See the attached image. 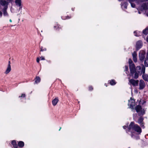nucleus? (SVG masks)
<instances>
[{
	"mask_svg": "<svg viewBox=\"0 0 148 148\" xmlns=\"http://www.w3.org/2000/svg\"><path fill=\"white\" fill-rule=\"evenodd\" d=\"M144 64L146 66L148 67V51H147V56L145 60Z\"/></svg>",
	"mask_w": 148,
	"mask_h": 148,
	"instance_id": "6ab92c4d",
	"label": "nucleus"
},
{
	"mask_svg": "<svg viewBox=\"0 0 148 148\" xmlns=\"http://www.w3.org/2000/svg\"><path fill=\"white\" fill-rule=\"evenodd\" d=\"M126 126H123V128L124 129H126Z\"/></svg>",
	"mask_w": 148,
	"mask_h": 148,
	"instance_id": "e433bc0d",
	"label": "nucleus"
},
{
	"mask_svg": "<svg viewBox=\"0 0 148 148\" xmlns=\"http://www.w3.org/2000/svg\"><path fill=\"white\" fill-rule=\"evenodd\" d=\"M35 80V83L36 84H38L40 82V78L39 77L37 76L36 77Z\"/></svg>",
	"mask_w": 148,
	"mask_h": 148,
	"instance_id": "b1692460",
	"label": "nucleus"
},
{
	"mask_svg": "<svg viewBox=\"0 0 148 148\" xmlns=\"http://www.w3.org/2000/svg\"><path fill=\"white\" fill-rule=\"evenodd\" d=\"M142 132L141 128L134 122H131L128 127L126 132L131 135L132 138H134L137 134H140Z\"/></svg>",
	"mask_w": 148,
	"mask_h": 148,
	"instance_id": "f257e3e1",
	"label": "nucleus"
},
{
	"mask_svg": "<svg viewBox=\"0 0 148 148\" xmlns=\"http://www.w3.org/2000/svg\"><path fill=\"white\" fill-rule=\"evenodd\" d=\"M105 85L106 86H107V85L106 84H105Z\"/></svg>",
	"mask_w": 148,
	"mask_h": 148,
	"instance_id": "ea45409f",
	"label": "nucleus"
},
{
	"mask_svg": "<svg viewBox=\"0 0 148 148\" xmlns=\"http://www.w3.org/2000/svg\"><path fill=\"white\" fill-rule=\"evenodd\" d=\"M11 144L14 148H17L18 146L16 144V141L15 140H13L11 142Z\"/></svg>",
	"mask_w": 148,
	"mask_h": 148,
	"instance_id": "412c9836",
	"label": "nucleus"
},
{
	"mask_svg": "<svg viewBox=\"0 0 148 148\" xmlns=\"http://www.w3.org/2000/svg\"><path fill=\"white\" fill-rule=\"evenodd\" d=\"M8 3H10L11 2V1H12L13 0H7Z\"/></svg>",
	"mask_w": 148,
	"mask_h": 148,
	"instance_id": "c9c22d12",
	"label": "nucleus"
},
{
	"mask_svg": "<svg viewBox=\"0 0 148 148\" xmlns=\"http://www.w3.org/2000/svg\"><path fill=\"white\" fill-rule=\"evenodd\" d=\"M147 16H148V14H147Z\"/></svg>",
	"mask_w": 148,
	"mask_h": 148,
	"instance_id": "49530a36",
	"label": "nucleus"
},
{
	"mask_svg": "<svg viewBox=\"0 0 148 148\" xmlns=\"http://www.w3.org/2000/svg\"><path fill=\"white\" fill-rule=\"evenodd\" d=\"M130 71V76H132V77L134 78L135 79H137L138 77V74L137 73V72L136 71V69L135 68H134V70L133 73H131Z\"/></svg>",
	"mask_w": 148,
	"mask_h": 148,
	"instance_id": "1a4fd4ad",
	"label": "nucleus"
},
{
	"mask_svg": "<svg viewBox=\"0 0 148 148\" xmlns=\"http://www.w3.org/2000/svg\"><path fill=\"white\" fill-rule=\"evenodd\" d=\"M71 18L70 17H69L68 16L66 17V18H63L62 17V19H64H64H69V18Z\"/></svg>",
	"mask_w": 148,
	"mask_h": 148,
	"instance_id": "c85d7f7f",
	"label": "nucleus"
},
{
	"mask_svg": "<svg viewBox=\"0 0 148 148\" xmlns=\"http://www.w3.org/2000/svg\"><path fill=\"white\" fill-rule=\"evenodd\" d=\"M142 46V42L141 41L139 40L136 43V47L138 50Z\"/></svg>",
	"mask_w": 148,
	"mask_h": 148,
	"instance_id": "2eb2a0df",
	"label": "nucleus"
},
{
	"mask_svg": "<svg viewBox=\"0 0 148 148\" xmlns=\"http://www.w3.org/2000/svg\"><path fill=\"white\" fill-rule=\"evenodd\" d=\"M109 83L111 85H115L116 82L115 80L114 79H112L109 81Z\"/></svg>",
	"mask_w": 148,
	"mask_h": 148,
	"instance_id": "393cba45",
	"label": "nucleus"
},
{
	"mask_svg": "<svg viewBox=\"0 0 148 148\" xmlns=\"http://www.w3.org/2000/svg\"><path fill=\"white\" fill-rule=\"evenodd\" d=\"M24 145V143L23 142L20 141L18 142V146L20 147H23Z\"/></svg>",
	"mask_w": 148,
	"mask_h": 148,
	"instance_id": "4be33fe9",
	"label": "nucleus"
},
{
	"mask_svg": "<svg viewBox=\"0 0 148 148\" xmlns=\"http://www.w3.org/2000/svg\"><path fill=\"white\" fill-rule=\"evenodd\" d=\"M145 67L143 65H141V67L138 66L136 68V71L140 75L143 74L142 77L144 80L148 82V75L145 73Z\"/></svg>",
	"mask_w": 148,
	"mask_h": 148,
	"instance_id": "f03ea898",
	"label": "nucleus"
},
{
	"mask_svg": "<svg viewBox=\"0 0 148 148\" xmlns=\"http://www.w3.org/2000/svg\"><path fill=\"white\" fill-rule=\"evenodd\" d=\"M59 101V100L58 97L56 98L52 101V104L53 106H55Z\"/></svg>",
	"mask_w": 148,
	"mask_h": 148,
	"instance_id": "a211bd4d",
	"label": "nucleus"
},
{
	"mask_svg": "<svg viewBox=\"0 0 148 148\" xmlns=\"http://www.w3.org/2000/svg\"><path fill=\"white\" fill-rule=\"evenodd\" d=\"M41 51H45L46 50V49L45 48H43L41 47Z\"/></svg>",
	"mask_w": 148,
	"mask_h": 148,
	"instance_id": "cd10ccee",
	"label": "nucleus"
},
{
	"mask_svg": "<svg viewBox=\"0 0 148 148\" xmlns=\"http://www.w3.org/2000/svg\"><path fill=\"white\" fill-rule=\"evenodd\" d=\"M129 82L130 84L133 85V86H137L138 84L139 81L138 80H135L133 79H131L129 80Z\"/></svg>",
	"mask_w": 148,
	"mask_h": 148,
	"instance_id": "6e6552de",
	"label": "nucleus"
},
{
	"mask_svg": "<svg viewBox=\"0 0 148 148\" xmlns=\"http://www.w3.org/2000/svg\"><path fill=\"white\" fill-rule=\"evenodd\" d=\"M40 59L41 60H45L44 57L43 56H41L40 58Z\"/></svg>",
	"mask_w": 148,
	"mask_h": 148,
	"instance_id": "2f4dec72",
	"label": "nucleus"
},
{
	"mask_svg": "<svg viewBox=\"0 0 148 148\" xmlns=\"http://www.w3.org/2000/svg\"><path fill=\"white\" fill-rule=\"evenodd\" d=\"M25 97V94H22L21 96H19V97Z\"/></svg>",
	"mask_w": 148,
	"mask_h": 148,
	"instance_id": "7c9ffc66",
	"label": "nucleus"
},
{
	"mask_svg": "<svg viewBox=\"0 0 148 148\" xmlns=\"http://www.w3.org/2000/svg\"><path fill=\"white\" fill-rule=\"evenodd\" d=\"M127 5L128 4L127 2H122L121 4V8L123 10L127 9Z\"/></svg>",
	"mask_w": 148,
	"mask_h": 148,
	"instance_id": "f3484780",
	"label": "nucleus"
},
{
	"mask_svg": "<svg viewBox=\"0 0 148 148\" xmlns=\"http://www.w3.org/2000/svg\"><path fill=\"white\" fill-rule=\"evenodd\" d=\"M134 34L135 36H138L141 35L142 33L141 32L139 31H136L134 32Z\"/></svg>",
	"mask_w": 148,
	"mask_h": 148,
	"instance_id": "5701e85b",
	"label": "nucleus"
},
{
	"mask_svg": "<svg viewBox=\"0 0 148 148\" xmlns=\"http://www.w3.org/2000/svg\"><path fill=\"white\" fill-rule=\"evenodd\" d=\"M15 3L17 6L19 7V10L22 8V6H21V0H16L15 1Z\"/></svg>",
	"mask_w": 148,
	"mask_h": 148,
	"instance_id": "4468645a",
	"label": "nucleus"
},
{
	"mask_svg": "<svg viewBox=\"0 0 148 148\" xmlns=\"http://www.w3.org/2000/svg\"><path fill=\"white\" fill-rule=\"evenodd\" d=\"M134 101V100L131 98L128 101V105L129 108L131 109H133L134 107H135V103Z\"/></svg>",
	"mask_w": 148,
	"mask_h": 148,
	"instance_id": "39448f33",
	"label": "nucleus"
},
{
	"mask_svg": "<svg viewBox=\"0 0 148 148\" xmlns=\"http://www.w3.org/2000/svg\"><path fill=\"white\" fill-rule=\"evenodd\" d=\"M89 90H92L93 89V87L92 86H91L89 87Z\"/></svg>",
	"mask_w": 148,
	"mask_h": 148,
	"instance_id": "473e14b6",
	"label": "nucleus"
},
{
	"mask_svg": "<svg viewBox=\"0 0 148 148\" xmlns=\"http://www.w3.org/2000/svg\"><path fill=\"white\" fill-rule=\"evenodd\" d=\"M61 127H60V129L59 130V131H60V129H61Z\"/></svg>",
	"mask_w": 148,
	"mask_h": 148,
	"instance_id": "c03bdc74",
	"label": "nucleus"
},
{
	"mask_svg": "<svg viewBox=\"0 0 148 148\" xmlns=\"http://www.w3.org/2000/svg\"><path fill=\"white\" fill-rule=\"evenodd\" d=\"M3 15L4 16L8 17L9 15L7 11V9L2 10Z\"/></svg>",
	"mask_w": 148,
	"mask_h": 148,
	"instance_id": "aec40b11",
	"label": "nucleus"
},
{
	"mask_svg": "<svg viewBox=\"0 0 148 148\" xmlns=\"http://www.w3.org/2000/svg\"><path fill=\"white\" fill-rule=\"evenodd\" d=\"M11 70L10 62V61H9L8 62V64L7 66V68L5 72V73L6 74H8L11 71Z\"/></svg>",
	"mask_w": 148,
	"mask_h": 148,
	"instance_id": "f8f14e48",
	"label": "nucleus"
},
{
	"mask_svg": "<svg viewBox=\"0 0 148 148\" xmlns=\"http://www.w3.org/2000/svg\"><path fill=\"white\" fill-rule=\"evenodd\" d=\"M143 118L142 117H140L138 119V123L139 124L140 126L143 128H144V123L143 122Z\"/></svg>",
	"mask_w": 148,
	"mask_h": 148,
	"instance_id": "ddd939ff",
	"label": "nucleus"
},
{
	"mask_svg": "<svg viewBox=\"0 0 148 148\" xmlns=\"http://www.w3.org/2000/svg\"><path fill=\"white\" fill-rule=\"evenodd\" d=\"M138 13L140 14L141 13L140 12V11H138Z\"/></svg>",
	"mask_w": 148,
	"mask_h": 148,
	"instance_id": "37998d69",
	"label": "nucleus"
},
{
	"mask_svg": "<svg viewBox=\"0 0 148 148\" xmlns=\"http://www.w3.org/2000/svg\"><path fill=\"white\" fill-rule=\"evenodd\" d=\"M145 51L143 50H141L139 54V56L140 60L143 62L145 57Z\"/></svg>",
	"mask_w": 148,
	"mask_h": 148,
	"instance_id": "423d86ee",
	"label": "nucleus"
},
{
	"mask_svg": "<svg viewBox=\"0 0 148 148\" xmlns=\"http://www.w3.org/2000/svg\"><path fill=\"white\" fill-rule=\"evenodd\" d=\"M146 40H147V42H148V36H147V38Z\"/></svg>",
	"mask_w": 148,
	"mask_h": 148,
	"instance_id": "4c0bfd02",
	"label": "nucleus"
},
{
	"mask_svg": "<svg viewBox=\"0 0 148 148\" xmlns=\"http://www.w3.org/2000/svg\"><path fill=\"white\" fill-rule=\"evenodd\" d=\"M147 64H148V62H147Z\"/></svg>",
	"mask_w": 148,
	"mask_h": 148,
	"instance_id": "a18cd8bd",
	"label": "nucleus"
},
{
	"mask_svg": "<svg viewBox=\"0 0 148 148\" xmlns=\"http://www.w3.org/2000/svg\"><path fill=\"white\" fill-rule=\"evenodd\" d=\"M9 21H10V22H12V20L11 19H10V20Z\"/></svg>",
	"mask_w": 148,
	"mask_h": 148,
	"instance_id": "58836bf2",
	"label": "nucleus"
},
{
	"mask_svg": "<svg viewBox=\"0 0 148 148\" xmlns=\"http://www.w3.org/2000/svg\"><path fill=\"white\" fill-rule=\"evenodd\" d=\"M129 63L130 71L132 73L134 71V68H135L134 65L133 63L132 60L130 59H129Z\"/></svg>",
	"mask_w": 148,
	"mask_h": 148,
	"instance_id": "0eeeda50",
	"label": "nucleus"
},
{
	"mask_svg": "<svg viewBox=\"0 0 148 148\" xmlns=\"http://www.w3.org/2000/svg\"><path fill=\"white\" fill-rule=\"evenodd\" d=\"M125 71L126 73L127 74H128V73H127V70L128 69V66H125Z\"/></svg>",
	"mask_w": 148,
	"mask_h": 148,
	"instance_id": "bb28decb",
	"label": "nucleus"
},
{
	"mask_svg": "<svg viewBox=\"0 0 148 148\" xmlns=\"http://www.w3.org/2000/svg\"><path fill=\"white\" fill-rule=\"evenodd\" d=\"M133 56V59L135 62H136L137 61V53L136 51H134L132 54Z\"/></svg>",
	"mask_w": 148,
	"mask_h": 148,
	"instance_id": "dca6fc26",
	"label": "nucleus"
},
{
	"mask_svg": "<svg viewBox=\"0 0 148 148\" xmlns=\"http://www.w3.org/2000/svg\"><path fill=\"white\" fill-rule=\"evenodd\" d=\"M9 3L5 0H1L0 1V9L2 10L7 9L8 7Z\"/></svg>",
	"mask_w": 148,
	"mask_h": 148,
	"instance_id": "7ed1b4c3",
	"label": "nucleus"
},
{
	"mask_svg": "<svg viewBox=\"0 0 148 148\" xmlns=\"http://www.w3.org/2000/svg\"><path fill=\"white\" fill-rule=\"evenodd\" d=\"M71 9L73 11H74V9L73 8H72Z\"/></svg>",
	"mask_w": 148,
	"mask_h": 148,
	"instance_id": "79ce46f5",
	"label": "nucleus"
},
{
	"mask_svg": "<svg viewBox=\"0 0 148 148\" xmlns=\"http://www.w3.org/2000/svg\"><path fill=\"white\" fill-rule=\"evenodd\" d=\"M2 15V12L0 11V17H1Z\"/></svg>",
	"mask_w": 148,
	"mask_h": 148,
	"instance_id": "f704fd0d",
	"label": "nucleus"
},
{
	"mask_svg": "<svg viewBox=\"0 0 148 148\" xmlns=\"http://www.w3.org/2000/svg\"><path fill=\"white\" fill-rule=\"evenodd\" d=\"M138 8L139 10L141 11H143V10H146L148 9V3H144L141 7Z\"/></svg>",
	"mask_w": 148,
	"mask_h": 148,
	"instance_id": "9b49d317",
	"label": "nucleus"
},
{
	"mask_svg": "<svg viewBox=\"0 0 148 148\" xmlns=\"http://www.w3.org/2000/svg\"><path fill=\"white\" fill-rule=\"evenodd\" d=\"M135 109L136 111L138 113V114L140 115H143L145 114L144 109L142 108L140 105L137 106Z\"/></svg>",
	"mask_w": 148,
	"mask_h": 148,
	"instance_id": "20e7f679",
	"label": "nucleus"
},
{
	"mask_svg": "<svg viewBox=\"0 0 148 148\" xmlns=\"http://www.w3.org/2000/svg\"><path fill=\"white\" fill-rule=\"evenodd\" d=\"M141 102V101H139V104H141V103H140Z\"/></svg>",
	"mask_w": 148,
	"mask_h": 148,
	"instance_id": "a19ab883",
	"label": "nucleus"
},
{
	"mask_svg": "<svg viewBox=\"0 0 148 148\" xmlns=\"http://www.w3.org/2000/svg\"><path fill=\"white\" fill-rule=\"evenodd\" d=\"M139 85V88L140 90H142L143 89L145 86V83L144 81L142 79H141L140 80Z\"/></svg>",
	"mask_w": 148,
	"mask_h": 148,
	"instance_id": "9d476101",
	"label": "nucleus"
},
{
	"mask_svg": "<svg viewBox=\"0 0 148 148\" xmlns=\"http://www.w3.org/2000/svg\"><path fill=\"white\" fill-rule=\"evenodd\" d=\"M143 33L145 34H148V27L143 30Z\"/></svg>",
	"mask_w": 148,
	"mask_h": 148,
	"instance_id": "a878e982",
	"label": "nucleus"
},
{
	"mask_svg": "<svg viewBox=\"0 0 148 148\" xmlns=\"http://www.w3.org/2000/svg\"><path fill=\"white\" fill-rule=\"evenodd\" d=\"M39 60H40L39 58H37V60H36L37 62H39Z\"/></svg>",
	"mask_w": 148,
	"mask_h": 148,
	"instance_id": "72a5a7b5",
	"label": "nucleus"
},
{
	"mask_svg": "<svg viewBox=\"0 0 148 148\" xmlns=\"http://www.w3.org/2000/svg\"><path fill=\"white\" fill-rule=\"evenodd\" d=\"M54 27L55 29H57L59 28V25H58L56 26H54Z\"/></svg>",
	"mask_w": 148,
	"mask_h": 148,
	"instance_id": "c756f323",
	"label": "nucleus"
}]
</instances>
